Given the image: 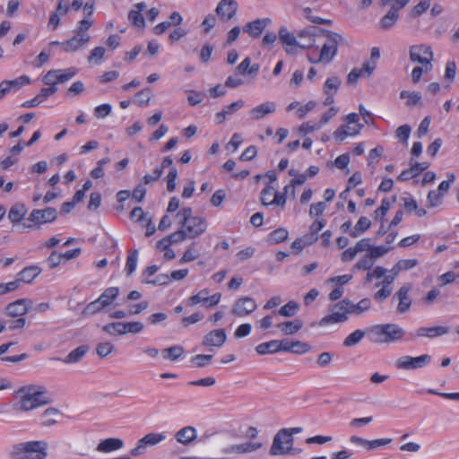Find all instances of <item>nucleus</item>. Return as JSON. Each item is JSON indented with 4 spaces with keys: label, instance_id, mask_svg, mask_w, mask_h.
<instances>
[{
    "label": "nucleus",
    "instance_id": "1",
    "mask_svg": "<svg viewBox=\"0 0 459 459\" xmlns=\"http://www.w3.org/2000/svg\"><path fill=\"white\" fill-rule=\"evenodd\" d=\"M48 449L46 441H28L13 445L9 455L13 459H46Z\"/></svg>",
    "mask_w": 459,
    "mask_h": 459
},
{
    "label": "nucleus",
    "instance_id": "2",
    "mask_svg": "<svg viewBox=\"0 0 459 459\" xmlns=\"http://www.w3.org/2000/svg\"><path fill=\"white\" fill-rule=\"evenodd\" d=\"M18 393L23 394L18 403V407L22 411H30L52 401L46 388L42 386L22 387Z\"/></svg>",
    "mask_w": 459,
    "mask_h": 459
},
{
    "label": "nucleus",
    "instance_id": "3",
    "mask_svg": "<svg viewBox=\"0 0 459 459\" xmlns=\"http://www.w3.org/2000/svg\"><path fill=\"white\" fill-rule=\"evenodd\" d=\"M92 24L93 21L91 18L85 17L81 20L74 30V36L63 42L62 51L73 53L84 47L91 40V35L88 31Z\"/></svg>",
    "mask_w": 459,
    "mask_h": 459
},
{
    "label": "nucleus",
    "instance_id": "4",
    "mask_svg": "<svg viewBox=\"0 0 459 459\" xmlns=\"http://www.w3.org/2000/svg\"><path fill=\"white\" fill-rule=\"evenodd\" d=\"M370 340L376 343L395 342L405 334V331L396 324L373 325L369 329Z\"/></svg>",
    "mask_w": 459,
    "mask_h": 459
},
{
    "label": "nucleus",
    "instance_id": "5",
    "mask_svg": "<svg viewBox=\"0 0 459 459\" xmlns=\"http://www.w3.org/2000/svg\"><path fill=\"white\" fill-rule=\"evenodd\" d=\"M177 217L179 218V223L186 231L188 238H194L203 234L207 228L204 219L193 216V211L190 207H185L178 212Z\"/></svg>",
    "mask_w": 459,
    "mask_h": 459
},
{
    "label": "nucleus",
    "instance_id": "6",
    "mask_svg": "<svg viewBox=\"0 0 459 459\" xmlns=\"http://www.w3.org/2000/svg\"><path fill=\"white\" fill-rule=\"evenodd\" d=\"M323 33L326 36L327 41L323 45L317 61L329 64L337 54L338 43L342 40L339 33L324 30Z\"/></svg>",
    "mask_w": 459,
    "mask_h": 459
},
{
    "label": "nucleus",
    "instance_id": "7",
    "mask_svg": "<svg viewBox=\"0 0 459 459\" xmlns=\"http://www.w3.org/2000/svg\"><path fill=\"white\" fill-rule=\"evenodd\" d=\"M349 299H342V301L334 304L331 307V314L324 316L319 321V325L324 326L331 324H337L345 322L348 319L349 312Z\"/></svg>",
    "mask_w": 459,
    "mask_h": 459
},
{
    "label": "nucleus",
    "instance_id": "8",
    "mask_svg": "<svg viewBox=\"0 0 459 459\" xmlns=\"http://www.w3.org/2000/svg\"><path fill=\"white\" fill-rule=\"evenodd\" d=\"M279 39L283 45L284 50L289 55H296L297 48L306 49L312 47V40L307 44L301 43L297 40V38L293 33H290L285 27H281L279 30Z\"/></svg>",
    "mask_w": 459,
    "mask_h": 459
},
{
    "label": "nucleus",
    "instance_id": "9",
    "mask_svg": "<svg viewBox=\"0 0 459 459\" xmlns=\"http://www.w3.org/2000/svg\"><path fill=\"white\" fill-rule=\"evenodd\" d=\"M409 56L411 62L426 65V68H432L433 51L429 46L424 44L411 46Z\"/></svg>",
    "mask_w": 459,
    "mask_h": 459
},
{
    "label": "nucleus",
    "instance_id": "10",
    "mask_svg": "<svg viewBox=\"0 0 459 459\" xmlns=\"http://www.w3.org/2000/svg\"><path fill=\"white\" fill-rule=\"evenodd\" d=\"M431 362V356L423 354L418 357L403 356L396 359L395 367L398 369L416 370L428 366Z\"/></svg>",
    "mask_w": 459,
    "mask_h": 459
},
{
    "label": "nucleus",
    "instance_id": "11",
    "mask_svg": "<svg viewBox=\"0 0 459 459\" xmlns=\"http://www.w3.org/2000/svg\"><path fill=\"white\" fill-rule=\"evenodd\" d=\"M412 289L411 283H404L393 296L392 300H397L396 310L400 314L408 312L412 304V299L410 296V291Z\"/></svg>",
    "mask_w": 459,
    "mask_h": 459
},
{
    "label": "nucleus",
    "instance_id": "12",
    "mask_svg": "<svg viewBox=\"0 0 459 459\" xmlns=\"http://www.w3.org/2000/svg\"><path fill=\"white\" fill-rule=\"evenodd\" d=\"M257 308L255 300L250 297H240L235 300L231 307V315L244 317L253 313Z\"/></svg>",
    "mask_w": 459,
    "mask_h": 459
},
{
    "label": "nucleus",
    "instance_id": "13",
    "mask_svg": "<svg viewBox=\"0 0 459 459\" xmlns=\"http://www.w3.org/2000/svg\"><path fill=\"white\" fill-rule=\"evenodd\" d=\"M166 439L163 433H149L138 440L137 446L133 448L130 454L133 456L142 455L145 452L146 446H155Z\"/></svg>",
    "mask_w": 459,
    "mask_h": 459
},
{
    "label": "nucleus",
    "instance_id": "14",
    "mask_svg": "<svg viewBox=\"0 0 459 459\" xmlns=\"http://www.w3.org/2000/svg\"><path fill=\"white\" fill-rule=\"evenodd\" d=\"M57 218V211L56 208L48 207L46 209H34L29 216V221L35 224L49 223Z\"/></svg>",
    "mask_w": 459,
    "mask_h": 459
},
{
    "label": "nucleus",
    "instance_id": "15",
    "mask_svg": "<svg viewBox=\"0 0 459 459\" xmlns=\"http://www.w3.org/2000/svg\"><path fill=\"white\" fill-rule=\"evenodd\" d=\"M32 305L29 299H20L9 303L5 307V314L11 317H23Z\"/></svg>",
    "mask_w": 459,
    "mask_h": 459
},
{
    "label": "nucleus",
    "instance_id": "16",
    "mask_svg": "<svg viewBox=\"0 0 459 459\" xmlns=\"http://www.w3.org/2000/svg\"><path fill=\"white\" fill-rule=\"evenodd\" d=\"M209 293L210 292L207 289L200 290L197 294L189 299L190 304L196 305L201 303L205 307H212L216 306L220 301L221 294L215 293L210 296Z\"/></svg>",
    "mask_w": 459,
    "mask_h": 459
},
{
    "label": "nucleus",
    "instance_id": "17",
    "mask_svg": "<svg viewBox=\"0 0 459 459\" xmlns=\"http://www.w3.org/2000/svg\"><path fill=\"white\" fill-rule=\"evenodd\" d=\"M226 340V331L224 329H216L205 334L202 343L206 347H221Z\"/></svg>",
    "mask_w": 459,
    "mask_h": 459
},
{
    "label": "nucleus",
    "instance_id": "18",
    "mask_svg": "<svg viewBox=\"0 0 459 459\" xmlns=\"http://www.w3.org/2000/svg\"><path fill=\"white\" fill-rule=\"evenodd\" d=\"M147 8L145 3L141 2L134 5V8L128 13L129 22L135 27L143 29L145 26V21L142 12Z\"/></svg>",
    "mask_w": 459,
    "mask_h": 459
},
{
    "label": "nucleus",
    "instance_id": "19",
    "mask_svg": "<svg viewBox=\"0 0 459 459\" xmlns=\"http://www.w3.org/2000/svg\"><path fill=\"white\" fill-rule=\"evenodd\" d=\"M450 332L448 326H432V327H420L417 329L416 335L418 337H428L433 339L437 336H442Z\"/></svg>",
    "mask_w": 459,
    "mask_h": 459
},
{
    "label": "nucleus",
    "instance_id": "20",
    "mask_svg": "<svg viewBox=\"0 0 459 459\" xmlns=\"http://www.w3.org/2000/svg\"><path fill=\"white\" fill-rule=\"evenodd\" d=\"M281 429L274 435L272 446L269 449V455L272 456L284 455L285 438Z\"/></svg>",
    "mask_w": 459,
    "mask_h": 459
},
{
    "label": "nucleus",
    "instance_id": "21",
    "mask_svg": "<svg viewBox=\"0 0 459 459\" xmlns=\"http://www.w3.org/2000/svg\"><path fill=\"white\" fill-rule=\"evenodd\" d=\"M276 110V104L273 101L262 103L250 110L253 119L259 120L264 117L273 114Z\"/></svg>",
    "mask_w": 459,
    "mask_h": 459
},
{
    "label": "nucleus",
    "instance_id": "22",
    "mask_svg": "<svg viewBox=\"0 0 459 459\" xmlns=\"http://www.w3.org/2000/svg\"><path fill=\"white\" fill-rule=\"evenodd\" d=\"M259 71V65L255 64L251 65V59L246 57L236 68V75L241 74L244 76H250L252 79L255 78Z\"/></svg>",
    "mask_w": 459,
    "mask_h": 459
},
{
    "label": "nucleus",
    "instance_id": "23",
    "mask_svg": "<svg viewBox=\"0 0 459 459\" xmlns=\"http://www.w3.org/2000/svg\"><path fill=\"white\" fill-rule=\"evenodd\" d=\"M268 22H270L269 19H256L247 23L243 30L247 31L250 36L257 38L262 34Z\"/></svg>",
    "mask_w": 459,
    "mask_h": 459
},
{
    "label": "nucleus",
    "instance_id": "24",
    "mask_svg": "<svg viewBox=\"0 0 459 459\" xmlns=\"http://www.w3.org/2000/svg\"><path fill=\"white\" fill-rule=\"evenodd\" d=\"M124 442L120 438L109 437L99 443L96 450L100 453H109L122 448Z\"/></svg>",
    "mask_w": 459,
    "mask_h": 459
},
{
    "label": "nucleus",
    "instance_id": "25",
    "mask_svg": "<svg viewBox=\"0 0 459 459\" xmlns=\"http://www.w3.org/2000/svg\"><path fill=\"white\" fill-rule=\"evenodd\" d=\"M175 438L178 443L187 446L196 438V429L191 426L184 427L176 433Z\"/></svg>",
    "mask_w": 459,
    "mask_h": 459
},
{
    "label": "nucleus",
    "instance_id": "26",
    "mask_svg": "<svg viewBox=\"0 0 459 459\" xmlns=\"http://www.w3.org/2000/svg\"><path fill=\"white\" fill-rule=\"evenodd\" d=\"M263 446L261 442L247 441L241 444L231 445V454L244 455L255 452Z\"/></svg>",
    "mask_w": 459,
    "mask_h": 459
},
{
    "label": "nucleus",
    "instance_id": "27",
    "mask_svg": "<svg viewBox=\"0 0 459 459\" xmlns=\"http://www.w3.org/2000/svg\"><path fill=\"white\" fill-rule=\"evenodd\" d=\"M41 273V268L37 265L25 267L18 273L21 282L30 283Z\"/></svg>",
    "mask_w": 459,
    "mask_h": 459
},
{
    "label": "nucleus",
    "instance_id": "28",
    "mask_svg": "<svg viewBox=\"0 0 459 459\" xmlns=\"http://www.w3.org/2000/svg\"><path fill=\"white\" fill-rule=\"evenodd\" d=\"M277 327L286 335L294 334L303 327V322L300 319H295L280 323Z\"/></svg>",
    "mask_w": 459,
    "mask_h": 459
},
{
    "label": "nucleus",
    "instance_id": "29",
    "mask_svg": "<svg viewBox=\"0 0 459 459\" xmlns=\"http://www.w3.org/2000/svg\"><path fill=\"white\" fill-rule=\"evenodd\" d=\"M216 17L219 22L227 23L230 22V0H221L216 9Z\"/></svg>",
    "mask_w": 459,
    "mask_h": 459
},
{
    "label": "nucleus",
    "instance_id": "30",
    "mask_svg": "<svg viewBox=\"0 0 459 459\" xmlns=\"http://www.w3.org/2000/svg\"><path fill=\"white\" fill-rule=\"evenodd\" d=\"M89 351V346L81 345L76 349L73 350L68 353V355L63 359V361L66 364L76 363L80 361Z\"/></svg>",
    "mask_w": 459,
    "mask_h": 459
},
{
    "label": "nucleus",
    "instance_id": "31",
    "mask_svg": "<svg viewBox=\"0 0 459 459\" xmlns=\"http://www.w3.org/2000/svg\"><path fill=\"white\" fill-rule=\"evenodd\" d=\"M119 294V290L117 287H109L106 289L101 295L98 298L102 307H107L113 303Z\"/></svg>",
    "mask_w": 459,
    "mask_h": 459
},
{
    "label": "nucleus",
    "instance_id": "32",
    "mask_svg": "<svg viewBox=\"0 0 459 459\" xmlns=\"http://www.w3.org/2000/svg\"><path fill=\"white\" fill-rule=\"evenodd\" d=\"M27 209L22 204H14L9 210L8 218L13 223L20 222L25 216Z\"/></svg>",
    "mask_w": 459,
    "mask_h": 459
},
{
    "label": "nucleus",
    "instance_id": "33",
    "mask_svg": "<svg viewBox=\"0 0 459 459\" xmlns=\"http://www.w3.org/2000/svg\"><path fill=\"white\" fill-rule=\"evenodd\" d=\"M371 221L367 217H360L357 221L354 229L350 232L352 238H358L370 228Z\"/></svg>",
    "mask_w": 459,
    "mask_h": 459
},
{
    "label": "nucleus",
    "instance_id": "34",
    "mask_svg": "<svg viewBox=\"0 0 459 459\" xmlns=\"http://www.w3.org/2000/svg\"><path fill=\"white\" fill-rule=\"evenodd\" d=\"M371 306V301L369 299H363L359 301L357 304H353L350 301L349 304V312L350 314H355L357 316L361 315L363 312L368 310Z\"/></svg>",
    "mask_w": 459,
    "mask_h": 459
},
{
    "label": "nucleus",
    "instance_id": "35",
    "mask_svg": "<svg viewBox=\"0 0 459 459\" xmlns=\"http://www.w3.org/2000/svg\"><path fill=\"white\" fill-rule=\"evenodd\" d=\"M278 340H273L267 342L260 343L255 347V351L260 355L278 352Z\"/></svg>",
    "mask_w": 459,
    "mask_h": 459
},
{
    "label": "nucleus",
    "instance_id": "36",
    "mask_svg": "<svg viewBox=\"0 0 459 459\" xmlns=\"http://www.w3.org/2000/svg\"><path fill=\"white\" fill-rule=\"evenodd\" d=\"M356 126V129H352V131H347L345 129V126H342L337 130L334 131L333 136L336 140L342 142L346 139L347 136H353L358 134L360 132L363 126L357 125Z\"/></svg>",
    "mask_w": 459,
    "mask_h": 459
},
{
    "label": "nucleus",
    "instance_id": "37",
    "mask_svg": "<svg viewBox=\"0 0 459 459\" xmlns=\"http://www.w3.org/2000/svg\"><path fill=\"white\" fill-rule=\"evenodd\" d=\"M399 18V14L395 13V9L389 10L388 13L380 20V26L384 30L391 29Z\"/></svg>",
    "mask_w": 459,
    "mask_h": 459
},
{
    "label": "nucleus",
    "instance_id": "38",
    "mask_svg": "<svg viewBox=\"0 0 459 459\" xmlns=\"http://www.w3.org/2000/svg\"><path fill=\"white\" fill-rule=\"evenodd\" d=\"M56 82L58 83H65L72 79L77 74V69L69 67L67 69H56Z\"/></svg>",
    "mask_w": 459,
    "mask_h": 459
},
{
    "label": "nucleus",
    "instance_id": "39",
    "mask_svg": "<svg viewBox=\"0 0 459 459\" xmlns=\"http://www.w3.org/2000/svg\"><path fill=\"white\" fill-rule=\"evenodd\" d=\"M151 98V90L149 88L143 89L135 94L134 103L140 107H146L149 104Z\"/></svg>",
    "mask_w": 459,
    "mask_h": 459
},
{
    "label": "nucleus",
    "instance_id": "40",
    "mask_svg": "<svg viewBox=\"0 0 459 459\" xmlns=\"http://www.w3.org/2000/svg\"><path fill=\"white\" fill-rule=\"evenodd\" d=\"M184 353V348L180 345H174L162 351L164 359L177 360Z\"/></svg>",
    "mask_w": 459,
    "mask_h": 459
},
{
    "label": "nucleus",
    "instance_id": "41",
    "mask_svg": "<svg viewBox=\"0 0 459 459\" xmlns=\"http://www.w3.org/2000/svg\"><path fill=\"white\" fill-rule=\"evenodd\" d=\"M285 433L284 438H285V445L284 446V455H299L301 453L300 448L294 447V437H291L289 433H287V430H284Z\"/></svg>",
    "mask_w": 459,
    "mask_h": 459
},
{
    "label": "nucleus",
    "instance_id": "42",
    "mask_svg": "<svg viewBox=\"0 0 459 459\" xmlns=\"http://www.w3.org/2000/svg\"><path fill=\"white\" fill-rule=\"evenodd\" d=\"M299 304L296 301L290 300L283 307H281L278 313L280 316L284 317H291L294 316L299 310Z\"/></svg>",
    "mask_w": 459,
    "mask_h": 459
},
{
    "label": "nucleus",
    "instance_id": "43",
    "mask_svg": "<svg viewBox=\"0 0 459 459\" xmlns=\"http://www.w3.org/2000/svg\"><path fill=\"white\" fill-rule=\"evenodd\" d=\"M365 336V332L363 330H356L351 334H349L343 341V346L345 347H352L358 344Z\"/></svg>",
    "mask_w": 459,
    "mask_h": 459
},
{
    "label": "nucleus",
    "instance_id": "44",
    "mask_svg": "<svg viewBox=\"0 0 459 459\" xmlns=\"http://www.w3.org/2000/svg\"><path fill=\"white\" fill-rule=\"evenodd\" d=\"M375 264V261L367 253L361 259H359L352 268V271H370Z\"/></svg>",
    "mask_w": 459,
    "mask_h": 459
},
{
    "label": "nucleus",
    "instance_id": "45",
    "mask_svg": "<svg viewBox=\"0 0 459 459\" xmlns=\"http://www.w3.org/2000/svg\"><path fill=\"white\" fill-rule=\"evenodd\" d=\"M401 99H407L406 105L408 107H412L418 105L421 100V95L420 92L413 91L409 92L408 91H402L400 92Z\"/></svg>",
    "mask_w": 459,
    "mask_h": 459
},
{
    "label": "nucleus",
    "instance_id": "46",
    "mask_svg": "<svg viewBox=\"0 0 459 459\" xmlns=\"http://www.w3.org/2000/svg\"><path fill=\"white\" fill-rule=\"evenodd\" d=\"M289 232L284 228H280L273 232H271L268 236V241L271 244H278L284 241L288 238Z\"/></svg>",
    "mask_w": 459,
    "mask_h": 459
},
{
    "label": "nucleus",
    "instance_id": "47",
    "mask_svg": "<svg viewBox=\"0 0 459 459\" xmlns=\"http://www.w3.org/2000/svg\"><path fill=\"white\" fill-rule=\"evenodd\" d=\"M102 330L110 336L123 335V322H112L105 325Z\"/></svg>",
    "mask_w": 459,
    "mask_h": 459
},
{
    "label": "nucleus",
    "instance_id": "48",
    "mask_svg": "<svg viewBox=\"0 0 459 459\" xmlns=\"http://www.w3.org/2000/svg\"><path fill=\"white\" fill-rule=\"evenodd\" d=\"M59 411L57 409H55V408H48L47 410H45V411L43 412V420H42V425L43 426H52L54 424L56 423V420L55 419L56 417H57L59 415Z\"/></svg>",
    "mask_w": 459,
    "mask_h": 459
},
{
    "label": "nucleus",
    "instance_id": "49",
    "mask_svg": "<svg viewBox=\"0 0 459 459\" xmlns=\"http://www.w3.org/2000/svg\"><path fill=\"white\" fill-rule=\"evenodd\" d=\"M138 259V250H132L126 258V271L127 275H131L136 269Z\"/></svg>",
    "mask_w": 459,
    "mask_h": 459
},
{
    "label": "nucleus",
    "instance_id": "50",
    "mask_svg": "<svg viewBox=\"0 0 459 459\" xmlns=\"http://www.w3.org/2000/svg\"><path fill=\"white\" fill-rule=\"evenodd\" d=\"M5 82H7V86H9L11 91H17L22 86L29 84L30 82V79L27 75H22L14 80Z\"/></svg>",
    "mask_w": 459,
    "mask_h": 459
},
{
    "label": "nucleus",
    "instance_id": "51",
    "mask_svg": "<svg viewBox=\"0 0 459 459\" xmlns=\"http://www.w3.org/2000/svg\"><path fill=\"white\" fill-rule=\"evenodd\" d=\"M105 307H102V304L97 299L94 301L90 302L82 310V315L83 316H89L95 315L100 311H102Z\"/></svg>",
    "mask_w": 459,
    "mask_h": 459
},
{
    "label": "nucleus",
    "instance_id": "52",
    "mask_svg": "<svg viewBox=\"0 0 459 459\" xmlns=\"http://www.w3.org/2000/svg\"><path fill=\"white\" fill-rule=\"evenodd\" d=\"M443 193H439L436 190H431L427 195V206L429 208H434L440 205L443 202Z\"/></svg>",
    "mask_w": 459,
    "mask_h": 459
},
{
    "label": "nucleus",
    "instance_id": "53",
    "mask_svg": "<svg viewBox=\"0 0 459 459\" xmlns=\"http://www.w3.org/2000/svg\"><path fill=\"white\" fill-rule=\"evenodd\" d=\"M105 53H106V49L103 47H96L91 51V53L88 56V61L90 63H94L96 65H99L102 61V59L105 56Z\"/></svg>",
    "mask_w": 459,
    "mask_h": 459
},
{
    "label": "nucleus",
    "instance_id": "54",
    "mask_svg": "<svg viewBox=\"0 0 459 459\" xmlns=\"http://www.w3.org/2000/svg\"><path fill=\"white\" fill-rule=\"evenodd\" d=\"M341 85V80L337 76L330 77L326 80L324 91L325 93H335Z\"/></svg>",
    "mask_w": 459,
    "mask_h": 459
},
{
    "label": "nucleus",
    "instance_id": "55",
    "mask_svg": "<svg viewBox=\"0 0 459 459\" xmlns=\"http://www.w3.org/2000/svg\"><path fill=\"white\" fill-rule=\"evenodd\" d=\"M143 324L141 322H123L124 334L139 333L143 329Z\"/></svg>",
    "mask_w": 459,
    "mask_h": 459
},
{
    "label": "nucleus",
    "instance_id": "56",
    "mask_svg": "<svg viewBox=\"0 0 459 459\" xmlns=\"http://www.w3.org/2000/svg\"><path fill=\"white\" fill-rule=\"evenodd\" d=\"M212 359V355L198 354L191 359V363L196 368H203L207 366Z\"/></svg>",
    "mask_w": 459,
    "mask_h": 459
},
{
    "label": "nucleus",
    "instance_id": "57",
    "mask_svg": "<svg viewBox=\"0 0 459 459\" xmlns=\"http://www.w3.org/2000/svg\"><path fill=\"white\" fill-rule=\"evenodd\" d=\"M114 350V345L109 342H100L97 345L96 352L100 358L108 357Z\"/></svg>",
    "mask_w": 459,
    "mask_h": 459
},
{
    "label": "nucleus",
    "instance_id": "58",
    "mask_svg": "<svg viewBox=\"0 0 459 459\" xmlns=\"http://www.w3.org/2000/svg\"><path fill=\"white\" fill-rule=\"evenodd\" d=\"M275 189L272 186H267L261 192V201L264 205H271L272 199L274 197Z\"/></svg>",
    "mask_w": 459,
    "mask_h": 459
},
{
    "label": "nucleus",
    "instance_id": "59",
    "mask_svg": "<svg viewBox=\"0 0 459 459\" xmlns=\"http://www.w3.org/2000/svg\"><path fill=\"white\" fill-rule=\"evenodd\" d=\"M390 250L389 247L385 246H371L369 252L368 253L371 258L376 261L377 258L382 257Z\"/></svg>",
    "mask_w": 459,
    "mask_h": 459
},
{
    "label": "nucleus",
    "instance_id": "60",
    "mask_svg": "<svg viewBox=\"0 0 459 459\" xmlns=\"http://www.w3.org/2000/svg\"><path fill=\"white\" fill-rule=\"evenodd\" d=\"M311 347L308 343L300 341L291 342L290 352L295 354H304L310 351Z\"/></svg>",
    "mask_w": 459,
    "mask_h": 459
},
{
    "label": "nucleus",
    "instance_id": "61",
    "mask_svg": "<svg viewBox=\"0 0 459 459\" xmlns=\"http://www.w3.org/2000/svg\"><path fill=\"white\" fill-rule=\"evenodd\" d=\"M26 323L27 321L25 317H18L16 319L5 320L6 328L11 331L23 329L26 325Z\"/></svg>",
    "mask_w": 459,
    "mask_h": 459
},
{
    "label": "nucleus",
    "instance_id": "62",
    "mask_svg": "<svg viewBox=\"0 0 459 459\" xmlns=\"http://www.w3.org/2000/svg\"><path fill=\"white\" fill-rule=\"evenodd\" d=\"M230 86V77H228L225 81L224 85L218 84L213 88L210 89V96L212 98H217L223 96L227 93V87Z\"/></svg>",
    "mask_w": 459,
    "mask_h": 459
},
{
    "label": "nucleus",
    "instance_id": "63",
    "mask_svg": "<svg viewBox=\"0 0 459 459\" xmlns=\"http://www.w3.org/2000/svg\"><path fill=\"white\" fill-rule=\"evenodd\" d=\"M221 22L217 20V17L212 14L207 15L202 22V27L204 28V31L205 33L210 32V30L214 28L216 25H220Z\"/></svg>",
    "mask_w": 459,
    "mask_h": 459
},
{
    "label": "nucleus",
    "instance_id": "64",
    "mask_svg": "<svg viewBox=\"0 0 459 459\" xmlns=\"http://www.w3.org/2000/svg\"><path fill=\"white\" fill-rule=\"evenodd\" d=\"M391 207V202L387 198H384L381 205L375 211V218L383 220Z\"/></svg>",
    "mask_w": 459,
    "mask_h": 459
}]
</instances>
